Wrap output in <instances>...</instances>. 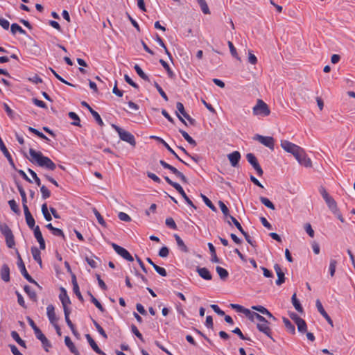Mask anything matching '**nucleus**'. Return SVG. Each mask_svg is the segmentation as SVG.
I'll return each instance as SVG.
<instances>
[{
  "label": "nucleus",
  "mask_w": 355,
  "mask_h": 355,
  "mask_svg": "<svg viewBox=\"0 0 355 355\" xmlns=\"http://www.w3.org/2000/svg\"><path fill=\"white\" fill-rule=\"evenodd\" d=\"M29 161L40 167L54 171L56 168V164L48 157L44 156L40 151H36L33 148L29 149Z\"/></svg>",
  "instance_id": "1"
},
{
  "label": "nucleus",
  "mask_w": 355,
  "mask_h": 355,
  "mask_svg": "<svg viewBox=\"0 0 355 355\" xmlns=\"http://www.w3.org/2000/svg\"><path fill=\"white\" fill-rule=\"evenodd\" d=\"M252 113L255 116H267L270 114V110L268 105L263 101L258 99L256 105L252 108Z\"/></svg>",
  "instance_id": "2"
},
{
  "label": "nucleus",
  "mask_w": 355,
  "mask_h": 355,
  "mask_svg": "<svg viewBox=\"0 0 355 355\" xmlns=\"http://www.w3.org/2000/svg\"><path fill=\"white\" fill-rule=\"evenodd\" d=\"M319 193L325 201L328 208L331 212L336 211L338 209L337 202L336 200L328 193L326 189L323 186H320L318 189Z\"/></svg>",
  "instance_id": "3"
},
{
  "label": "nucleus",
  "mask_w": 355,
  "mask_h": 355,
  "mask_svg": "<svg viewBox=\"0 0 355 355\" xmlns=\"http://www.w3.org/2000/svg\"><path fill=\"white\" fill-rule=\"evenodd\" d=\"M112 127L116 130L118 133L119 138L124 141L128 142L132 146H135L136 141L135 138L132 134L130 132L121 128L118 125L115 124H112Z\"/></svg>",
  "instance_id": "4"
},
{
  "label": "nucleus",
  "mask_w": 355,
  "mask_h": 355,
  "mask_svg": "<svg viewBox=\"0 0 355 355\" xmlns=\"http://www.w3.org/2000/svg\"><path fill=\"white\" fill-rule=\"evenodd\" d=\"M282 148L286 152L291 153L293 156L299 153V150L301 151V147L293 144L287 140H282L281 141Z\"/></svg>",
  "instance_id": "5"
},
{
  "label": "nucleus",
  "mask_w": 355,
  "mask_h": 355,
  "mask_svg": "<svg viewBox=\"0 0 355 355\" xmlns=\"http://www.w3.org/2000/svg\"><path fill=\"white\" fill-rule=\"evenodd\" d=\"M16 253L18 258V267L20 270V272L21 275L24 276V277L30 283L35 284L36 285H38L37 283L32 278V277L28 273L25 265L22 261V259L18 252V250H16Z\"/></svg>",
  "instance_id": "6"
},
{
  "label": "nucleus",
  "mask_w": 355,
  "mask_h": 355,
  "mask_svg": "<svg viewBox=\"0 0 355 355\" xmlns=\"http://www.w3.org/2000/svg\"><path fill=\"white\" fill-rule=\"evenodd\" d=\"M295 158L297 160L300 164L309 168L311 167L312 162L310 158H309L303 148H301V151L299 150V153L294 155Z\"/></svg>",
  "instance_id": "7"
},
{
  "label": "nucleus",
  "mask_w": 355,
  "mask_h": 355,
  "mask_svg": "<svg viewBox=\"0 0 355 355\" xmlns=\"http://www.w3.org/2000/svg\"><path fill=\"white\" fill-rule=\"evenodd\" d=\"M111 245L113 248V249L114 250V251L119 256H121L124 259H125L128 261H133L134 259H133L132 256L129 253V252L126 249L118 245L117 244H116L114 243H112Z\"/></svg>",
  "instance_id": "8"
},
{
  "label": "nucleus",
  "mask_w": 355,
  "mask_h": 355,
  "mask_svg": "<svg viewBox=\"0 0 355 355\" xmlns=\"http://www.w3.org/2000/svg\"><path fill=\"white\" fill-rule=\"evenodd\" d=\"M150 139H153L156 141H157L159 143L162 144V146H164L172 155L175 156V157L182 163L184 164L187 166H189V164L185 162L184 160H182L178 154L173 150V148H171V146L161 137L157 136H150Z\"/></svg>",
  "instance_id": "9"
},
{
  "label": "nucleus",
  "mask_w": 355,
  "mask_h": 355,
  "mask_svg": "<svg viewBox=\"0 0 355 355\" xmlns=\"http://www.w3.org/2000/svg\"><path fill=\"white\" fill-rule=\"evenodd\" d=\"M254 139L259 141L261 144L269 148L271 150L274 149V139L272 137L262 136L256 135Z\"/></svg>",
  "instance_id": "10"
},
{
  "label": "nucleus",
  "mask_w": 355,
  "mask_h": 355,
  "mask_svg": "<svg viewBox=\"0 0 355 355\" xmlns=\"http://www.w3.org/2000/svg\"><path fill=\"white\" fill-rule=\"evenodd\" d=\"M257 327L259 331L263 333L268 337H269L270 339L274 340V339L272 338V335H271V329L269 327V322L266 320L265 318H264V322H259L257 324Z\"/></svg>",
  "instance_id": "11"
},
{
  "label": "nucleus",
  "mask_w": 355,
  "mask_h": 355,
  "mask_svg": "<svg viewBox=\"0 0 355 355\" xmlns=\"http://www.w3.org/2000/svg\"><path fill=\"white\" fill-rule=\"evenodd\" d=\"M59 298L62 302L63 310L65 311V309H69L68 305L71 304V301L67 295V291L62 287L60 288Z\"/></svg>",
  "instance_id": "12"
},
{
  "label": "nucleus",
  "mask_w": 355,
  "mask_h": 355,
  "mask_svg": "<svg viewBox=\"0 0 355 355\" xmlns=\"http://www.w3.org/2000/svg\"><path fill=\"white\" fill-rule=\"evenodd\" d=\"M315 306H316V308H317L318 312L326 319L327 322L331 327H333V321H332L331 318L329 317V315L327 314V313L325 311L320 300H316Z\"/></svg>",
  "instance_id": "13"
},
{
  "label": "nucleus",
  "mask_w": 355,
  "mask_h": 355,
  "mask_svg": "<svg viewBox=\"0 0 355 355\" xmlns=\"http://www.w3.org/2000/svg\"><path fill=\"white\" fill-rule=\"evenodd\" d=\"M46 314L51 324H55L58 322V318L55 315V308L53 304H49L46 307Z\"/></svg>",
  "instance_id": "14"
},
{
  "label": "nucleus",
  "mask_w": 355,
  "mask_h": 355,
  "mask_svg": "<svg viewBox=\"0 0 355 355\" xmlns=\"http://www.w3.org/2000/svg\"><path fill=\"white\" fill-rule=\"evenodd\" d=\"M274 269L278 277L277 279L276 280V284L280 286L285 282L284 272L282 271L280 266L277 263L275 264Z\"/></svg>",
  "instance_id": "15"
},
{
  "label": "nucleus",
  "mask_w": 355,
  "mask_h": 355,
  "mask_svg": "<svg viewBox=\"0 0 355 355\" xmlns=\"http://www.w3.org/2000/svg\"><path fill=\"white\" fill-rule=\"evenodd\" d=\"M228 159L233 167H236L241 159V154L239 151H234L227 155Z\"/></svg>",
  "instance_id": "16"
},
{
  "label": "nucleus",
  "mask_w": 355,
  "mask_h": 355,
  "mask_svg": "<svg viewBox=\"0 0 355 355\" xmlns=\"http://www.w3.org/2000/svg\"><path fill=\"white\" fill-rule=\"evenodd\" d=\"M24 211L25 219H26L27 225L28 226V227L30 229L35 228V221L34 218L31 215V214L28 209V207H25V209H24Z\"/></svg>",
  "instance_id": "17"
},
{
  "label": "nucleus",
  "mask_w": 355,
  "mask_h": 355,
  "mask_svg": "<svg viewBox=\"0 0 355 355\" xmlns=\"http://www.w3.org/2000/svg\"><path fill=\"white\" fill-rule=\"evenodd\" d=\"M71 282H72V284H73V293H75V295L77 296V297L78 298V300L80 301L83 302L84 300H83V295H81V293L80 291V288H79V286H78L77 280H76V277L74 275H73L71 277Z\"/></svg>",
  "instance_id": "18"
},
{
  "label": "nucleus",
  "mask_w": 355,
  "mask_h": 355,
  "mask_svg": "<svg viewBox=\"0 0 355 355\" xmlns=\"http://www.w3.org/2000/svg\"><path fill=\"white\" fill-rule=\"evenodd\" d=\"M199 276L205 280H211L212 275L207 268L198 267L196 269Z\"/></svg>",
  "instance_id": "19"
},
{
  "label": "nucleus",
  "mask_w": 355,
  "mask_h": 355,
  "mask_svg": "<svg viewBox=\"0 0 355 355\" xmlns=\"http://www.w3.org/2000/svg\"><path fill=\"white\" fill-rule=\"evenodd\" d=\"M176 108L178 110V112H176V115L178 116V118L179 119V120L182 122L184 125H187L185 120L182 117V116L178 113L180 112L181 114L184 116H185V114H187V113L185 112V110H184V105L182 103L180 102H178L176 103Z\"/></svg>",
  "instance_id": "20"
},
{
  "label": "nucleus",
  "mask_w": 355,
  "mask_h": 355,
  "mask_svg": "<svg viewBox=\"0 0 355 355\" xmlns=\"http://www.w3.org/2000/svg\"><path fill=\"white\" fill-rule=\"evenodd\" d=\"M178 178H179L183 183H187L188 180L186 176L180 171H179L175 167L170 165L168 168Z\"/></svg>",
  "instance_id": "21"
},
{
  "label": "nucleus",
  "mask_w": 355,
  "mask_h": 355,
  "mask_svg": "<svg viewBox=\"0 0 355 355\" xmlns=\"http://www.w3.org/2000/svg\"><path fill=\"white\" fill-rule=\"evenodd\" d=\"M1 277L5 282L10 281V268L7 264H3L1 268Z\"/></svg>",
  "instance_id": "22"
},
{
  "label": "nucleus",
  "mask_w": 355,
  "mask_h": 355,
  "mask_svg": "<svg viewBox=\"0 0 355 355\" xmlns=\"http://www.w3.org/2000/svg\"><path fill=\"white\" fill-rule=\"evenodd\" d=\"M85 337L89 344V345L91 346V347L95 352H96L98 354H104L103 352V351L98 347L97 344L96 343V342L94 340V339L92 338V336L89 334H86Z\"/></svg>",
  "instance_id": "23"
},
{
  "label": "nucleus",
  "mask_w": 355,
  "mask_h": 355,
  "mask_svg": "<svg viewBox=\"0 0 355 355\" xmlns=\"http://www.w3.org/2000/svg\"><path fill=\"white\" fill-rule=\"evenodd\" d=\"M0 231L5 238L13 235L11 229L6 223L0 224Z\"/></svg>",
  "instance_id": "24"
},
{
  "label": "nucleus",
  "mask_w": 355,
  "mask_h": 355,
  "mask_svg": "<svg viewBox=\"0 0 355 355\" xmlns=\"http://www.w3.org/2000/svg\"><path fill=\"white\" fill-rule=\"evenodd\" d=\"M0 231L5 238L13 235L11 229L6 223L0 224Z\"/></svg>",
  "instance_id": "25"
},
{
  "label": "nucleus",
  "mask_w": 355,
  "mask_h": 355,
  "mask_svg": "<svg viewBox=\"0 0 355 355\" xmlns=\"http://www.w3.org/2000/svg\"><path fill=\"white\" fill-rule=\"evenodd\" d=\"M174 238L176 241L177 245L180 250H182L184 252H188L189 250L187 245L184 244L183 240L178 235L174 234Z\"/></svg>",
  "instance_id": "26"
},
{
  "label": "nucleus",
  "mask_w": 355,
  "mask_h": 355,
  "mask_svg": "<svg viewBox=\"0 0 355 355\" xmlns=\"http://www.w3.org/2000/svg\"><path fill=\"white\" fill-rule=\"evenodd\" d=\"M17 189L20 193V196L21 197L23 209H25V207H28V206L26 205L27 198H26V194L25 190L24 189L22 186H21L20 184H17Z\"/></svg>",
  "instance_id": "27"
},
{
  "label": "nucleus",
  "mask_w": 355,
  "mask_h": 355,
  "mask_svg": "<svg viewBox=\"0 0 355 355\" xmlns=\"http://www.w3.org/2000/svg\"><path fill=\"white\" fill-rule=\"evenodd\" d=\"M216 270L222 280H226L229 277L228 271L220 266H216Z\"/></svg>",
  "instance_id": "28"
},
{
  "label": "nucleus",
  "mask_w": 355,
  "mask_h": 355,
  "mask_svg": "<svg viewBox=\"0 0 355 355\" xmlns=\"http://www.w3.org/2000/svg\"><path fill=\"white\" fill-rule=\"evenodd\" d=\"M283 322L289 333L295 334V327L288 318H283Z\"/></svg>",
  "instance_id": "29"
},
{
  "label": "nucleus",
  "mask_w": 355,
  "mask_h": 355,
  "mask_svg": "<svg viewBox=\"0 0 355 355\" xmlns=\"http://www.w3.org/2000/svg\"><path fill=\"white\" fill-rule=\"evenodd\" d=\"M179 132L181 133L184 139L191 145L193 146H196V141L184 130H180Z\"/></svg>",
  "instance_id": "30"
},
{
  "label": "nucleus",
  "mask_w": 355,
  "mask_h": 355,
  "mask_svg": "<svg viewBox=\"0 0 355 355\" xmlns=\"http://www.w3.org/2000/svg\"><path fill=\"white\" fill-rule=\"evenodd\" d=\"M65 345L68 347L71 352L73 354H78L77 349L76 348L74 344L71 341V338L69 336H66L64 338Z\"/></svg>",
  "instance_id": "31"
},
{
  "label": "nucleus",
  "mask_w": 355,
  "mask_h": 355,
  "mask_svg": "<svg viewBox=\"0 0 355 355\" xmlns=\"http://www.w3.org/2000/svg\"><path fill=\"white\" fill-rule=\"evenodd\" d=\"M159 63L162 65V67L167 71V74H168V77L171 78H174L175 75L173 73V71L171 70V69L170 68L168 64L162 59L159 60Z\"/></svg>",
  "instance_id": "32"
},
{
  "label": "nucleus",
  "mask_w": 355,
  "mask_h": 355,
  "mask_svg": "<svg viewBox=\"0 0 355 355\" xmlns=\"http://www.w3.org/2000/svg\"><path fill=\"white\" fill-rule=\"evenodd\" d=\"M292 304L295 309L300 313L303 312V308L300 302V301L296 297V294L294 293L291 297Z\"/></svg>",
  "instance_id": "33"
},
{
  "label": "nucleus",
  "mask_w": 355,
  "mask_h": 355,
  "mask_svg": "<svg viewBox=\"0 0 355 355\" xmlns=\"http://www.w3.org/2000/svg\"><path fill=\"white\" fill-rule=\"evenodd\" d=\"M11 33L15 35L17 32L22 35H26V32L17 24H12L10 27Z\"/></svg>",
  "instance_id": "34"
},
{
  "label": "nucleus",
  "mask_w": 355,
  "mask_h": 355,
  "mask_svg": "<svg viewBox=\"0 0 355 355\" xmlns=\"http://www.w3.org/2000/svg\"><path fill=\"white\" fill-rule=\"evenodd\" d=\"M11 336L20 346L26 347L25 341L20 338L19 334L17 331H11Z\"/></svg>",
  "instance_id": "35"
},
{
  "label": "nucleus",
  "mask_w": 355,
  "mask_h": 355,
  "mask_svg": "<svg viewBox=\"0 0 355 355\" xmlns=\"http://www.w3.org/2000/svg\"><path fill=\"white\" fill-rule=\"evenodd\" d=\"M196 1L199 4V6H200V7L201 8L202 12L204 14H205V15L210 14L209 8V7L207 6V3L205 0H196Z\"/></svg>",
  "instance_id": "36"
},
{
  "label": "nucleus",
  "mask_w": 355,
  "mask_h": 355,
  "mask_svg": "<svg viewBox=\"0 0 355 355\" xmlns=\"http://www.w3.org/2000/svg\"><path fill=\"white\" fill-rule=\"evenodd\" d=\"M24 290L31 300L37 301V294L29 286H25Z\"/></svg>",
  "instance_id": "37"
},
{
  "label": "nucleus",
  "mask_w": 355,
  "mask_h": 355,
  "mask_svg": "<svg viewBox=\"0 0 355 355\" xmlns=\"http://www.w3.org/2000/svg\"><path fill=\"white\" fill-rule=\"evenodd\" d=\"M134 69L141 78L144 80L149 81L148 76L143 71L141 68L138 64H135L134 66Z\"/></svg>",
  "instance_id": "38"
},
{
  "label": "nucleus",
  "mask_w": 355,
  "mask_h": 355,
  "mask_svg": "<svg viewBox=\"0 0 355 355\" xmlns=\"http://www.w3.org/2000/svg\"><path fill=\"white\" fill-rule=\"evenodd\" d=\"M246 316L248 317L249 319H250L252 321L255 318L259 322H264V317H263L262 315H259V313H257L256 312H251L250 311V313H247Z\"/></svg>",
  "instance_id": "39"
},
{
  "label": "nucleus",
  "mask_w": 355,
  "mask_h": 355,
  "mask_svg": "<svg viewBox=\"0 0 355 355\" xmlns=\"http://www.w3.org/2000/svg\"><path fill=\"white\" fill-rule=\"evenodd\" d=\"M69 117L71 119L73 120V121L71 123V124L73 125H76V126H80V118L79 116L73 112H69Z\"/></svg>",
  "instance_id": "40"
},
{
  "label": "nucleus",
  "mask_w": 355,
  "mask_h": 355,
  "mask_svg": "<svg viewBox=\"0 0 355 355\" xmlns=\"http://www.w3.org/2000/svg\"><path fill=\"white\" fill-rule=\"evenodd\" d=\"M89 295L91 297V302L101 311L104 312L105 309L102 306V304L99 302V301L90 293L88 292Z\"/></svg>",
  "instance_id": "41"
},
{
  "label": "nucleus",
  "mask_w": 355,
  "mask_h": 355,
  "mask_svg": "<svg viewBox=\"0 0 355 355\" xmlns=\"http://www.w3.org/2000/svg\"><path fill=\"white\" fill-rule=\"evenodd\" d=\"M259 200L262 204H263L266 207H267L269 209H271L274 210L275 209V205L273 203L267 198L261 196L259 198Z\"/></svg>",
  "instance_id": "42"
},
{
  "label": "nucleus",
  "mask_w": 355,
  "mask_h": 355,
  "mask_svg": "<svg viewBox=\"0 0 355 355\" xmlns=\"http://www.w3.org/2000/svg\"><path fill=\"white\" fill-rule=\"evenodd\" d=\"M297 326V330L300 333H305L307 331V325L304 320L302 319L299 320L297 323H296Z\"/></svg>",
  "instance_id": "43"
},
{
  "label": "nucleus",
  "mask_w": 355,
  "mask_h": 355,
  "mask_svg": "<svg viewBox=\"0 0 355 355\" xmlns=\"http://www.w3.org/2000/svg\"><path fill=\"white\" fill-rule=\"evenodd\" d=\"M337 263L338 262L336 259H331L329 267V272L331 277H334L335 275Z\"/></svg>",
  "instance_id": "44"
},
{
  "label": "nucleus",
  "mask_w": 355,
  "mask_h": 355,
  "mask_svg": "<svg viewBox=\"0 0 355 355\" xmlns=\"http://www.w3.org/2000/svg\"><path fill=\"white\" fill-rule=\"evenodd\" d=\"M42 212L43 214L44 218L47 221H51L52 220L51 215L49 212L47 205L46 203L42 205Z\"/></svg>",
  "instance_id": "45"
},
{
  "label": "nucleus",
  "mask_w": 355,
  "mask_h": 355,
  "mask_svg": "<svg viewBox=\"0 0 355 355\" xmlns=\"http://www.w3.org/2000/svg\"><path fill=\"white\" fill-rule=\"evenodd\" d=\"M92 322L99 334H101L105 339H107V335L101 326L94 319H92Z\"/></svg>",
  "instance_id": "46"
},
{
  "label": "nucleus",
  "mask_w": 355,
  "mask_h": 355,
  "mask_svg": "<svg viewBox=\"0 0 355 355\" xmlns=\"http://www.w3.org/2000/svg\"><path fill=\"white\" fill-rule=\"evenodd\" d=\"M8 205L11 209V210L15 212V214H20V209L19 208V206L17 205V203L16 202V201L15 200H10L8 201Z\"/></svg>",
  "instance_id": "47"
},
{
  "label": "nucleus",
  "mask_w": 355,
  "mask_h": 355,
  "mask_svg": "<svg viewBox=\"0 0 355 355\" xmlns=\"http://www.w3.org/2000/svg\"><path fill=\"white\" fill-rule=\"evenodd\" d=\"M201 198H202V200L204 201V202L205 203V205L208 207H209L212 211H216L217 209H216V207L214 205V204L211 202V201L207 196H205L203 194H201Z\"/></svg>",
  "instance_id": "48"
},
{
  "label": "nucleus",
  "mask_w": 355,
  "mask_h": 355,
  "mask_svg": "<svg viewBox=\"0 0 355 355\" xmlns=\"http://www.w3.org/2000/svg\"><path fill=\"white\" fill-rule=\"evenodd\" d=\"M31 253L35 261H40L41 252L37 247L34 246L31 248Z\"/></svg>",
  "instance_id": "49"
},
{
  "label": "nucleus",
  "mask_w": 355,
  "mask_h": 355,
  "mask_svg": "<svg viewBox=\"0 0 355 355\" xmlns=\"http://www.w3.org/2000/svg\"><path fill=\"white\" fill-rule=\"evenodd\" d=\"M93 212L96 217V219L99 224H101L102 226L105 227L106 223L105 220L103 219V216L101 215V214L98 212V211L96 209H93Z\"/></svg>",
  "instance_id": "50"
},
{
  "label": "nucleus",
  "mask_w": 355,
  "mask_h": 355,
  "mask_svg": "<svg viewBox=\"0 0 355 355\" xmlns=\"http://www.w3.org/2000/svg\"><path fill=\"white\" fill-rule=\"evenodd\" d=\"M231 306L233 309H236L238 312L243 313L245 315H247V313H250V310L249 309H245V308H244L243 306H241L239 304H232Z\"/></svg>",
  "instance_id": "51"
},
{
  "label": "nucleus",
  "mask_w": 355,
  "mask_h": 355,
  "mask_svg": "<svg viewBox=\"0 0 355 355\" xmlns=\"http://www.w3.org/2000/svg\"><path fill=\"white\" fill-rule=\"evenodd\" d=\"M50 70L52 72V73L55 76V77L59 80L60 81H61L62 83L66 84V85H68L69 86H72V87H76V85L67 82V80H65L64 78H62L58 73H57V72L53 70L52 68H50Z\"/></svg>",
  "instance_id": "52"
},
{
  "label": "nucleus",
  "mask_w": 355,
  "mask_h": 355,
  "mask_svg": "<svg viewBox=\"0 0 355 355\" xmlns=\"http://www.w3.org/2000/svg\"><path fill=\"white\" fill-rule=\"evenodd\" d=\"M166 225L171 229L176 230L178 229L177 225L175 222V220L169 217L166 219L165 221Z\"/></svg>",
  "instance_id": "53"
},
{
  "label": "nucleus",
  "mask_w": 355,
  "mask_h": 355,
  "mask_svg": "<svg viewBox=\"0 0 355 355\" xmlns=\"http://www.w3.org/2000/svg\"><path fill=\"white\" fill-rule=\"evenodd\" d=\"M154 86L161 95V96L166 101H168V98L164 91L162 89V88L159 86V85L157 82H154Z\"/></svg>",
  "instance_id": "54"
},
{
  "label": "nucleus",
  "mask_w": 355,
  "mask_h": 355,
  "mask_svg": "<svg viewBox=\"0 0 355 355\" xmlns=\"http://www.w3.org/2000/svg\"><path fill=\"white\" fill-rule=\"evenodd\" d=\"M40 191L43 199H46L51 196V191L44 185L40 187Z\"/></svg>",
  "instance_id": "55"
},
{
  "label": "nucleus",
  "mask_w": 355,
  "mask_h": 355,
  "mask_svg": "<svg viewBox=\"0 0 355 355\" xmlns=\"http://www.w3.org/2000/svg\"><path fill=\"white\" fill-rule=\"evenodd\" d=\"M91 114L93 116V117L96 120V123L100 126H103L104 125V123H103L101 116L99 115V114L96 111L94 110L93 112H91Z\"/></svg>",
  "instance_id": "56"
},
{
  "label": "nucleus",
  "mask_w": 355,
  "mask_h": 355,
  "mask_svg": "<svg viewBox=\"0 0 355 355\" xmlns=\"http://www.w3.org/2000/svg\"><path fill=\"white\" fill-rule=\"evenodd\" d=\"M131 331L141 341L144 342V338L142 334L139 332L137 327L135 324H132Z\"/></svg>",
  "instance_id": "57"
},
{
  "label": "nucleus",
  "mask_w": 355,
  "mask_h": 355,
  "mask_svg": "<svg viewBox=\"0 0 355 355\" xmlns=\"http://www.w3.org/2000/svg\"><path fill=\"white\" fill-rule=\"evenodd\" d=\"M5 239H6V245L8 246V248H14V247L15 245V241L14 235L6 237Z\"/></svg>",
  "instance_id": "58"
},
{
  "label": "nucleus",
  "mask_w": 355,
  "mask_h": 355,
  "mask_svg": "<svg viewBox=\"0 0 355 355\" xmlns=\"http://www.w3.org/2000/svg\"><path fill=\"white\" fill-rule=\"evenodd\" d=\"M179 193L182 196V198L184 199V200L186 201V202L191 207H192L193 208H194L195 209H196V207L193 205V202L189 198V197L187 196V194L185 193L184 189L182 190L180 192H179Z\"/></svg>",
  "instance_id": "59"
},
{
  "label": "nucleus",
  "mask_w": 355,
  "mask_h": 355,
  "mask_svg": "<svg viewBox=\"0 0 355 355\" xmlns=\"http://www.w3.org/2000/svg\"><path fill=\"white\" fill-rule=\"evenodd\" d=\"M218 205H219L223 214H224V216L226 217H229V216H230L229 214V209H228L227 207L225 205V203L220 200L218 202Z\"/></svg>",
  "instance_id": "60"
},
{
  "label": "nucleus",
  "mask_w": 355,
  "mask_h": 355,
  "mask_svg": "<svg viewBox=\"0 0 355 355\" xmlns=\"http://www.w3.org/2000/svg\"><path fill=\"white\" fill-rule=\"evenodd\" d=\"M230 219L232 220V222L234 224V225L236 227V228L240 231L241 234H244V230L243 229L242 226L239 223V222L232 216H229Z\"/></svg>",
  "instance_id": "61"
},
{
  "label": "nucleus",
  "mask_w": 355,
  "mask_h": 355,
  "mask_svg": "<svg viewBox=\"0 0 355 355\" xmlns=\"http://www.w3.org/2000/svg\"><path fill=\"white\" fill-rule=\"evenodd\" d=\"M33 231L34 236L37 241L44 239L40 227L38 225L35 226V228H33Z\"/></svg>",
  "instance_id": "62"
},
{
  "label": "nucleus",
  "mask_w": 355,
  "mask_h": 355,
  "mask_svg": "<svg viewBox=\"0 0 355 355\" xmlns=\"http://www.w3.org/2000/svg\"><path fill=\"white\" fill-rule=\"evenodd\" d=\"M169 254V249L166 246H164L161 248V249L159 251V256L162 258L167 257Z\"/></svg>",
  "instance_id": "63"
},
{
  "label": "nucleus",
  "mask_w": 355,
  "mask_h": 355,
  "mask_svg": "<svg viewBox=\"0 0 355 355\" xmlns=\"http://www.w3.org/2000/svg\"><path fill=\"white\" fill-rule=\"evenodd\" d=\"M246 159L251 165H253L258 162L254 155L250 153L246 155Z\"/></svg>",
  "instance_id": "64"
}]
</instances>
